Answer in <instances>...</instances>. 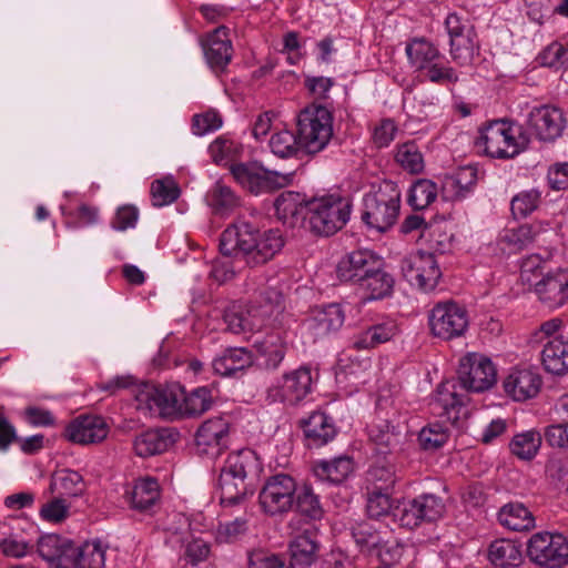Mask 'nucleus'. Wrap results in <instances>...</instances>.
Returning <instances> with one entry per match:
<instances>
[{
	"instance_id": "1",
	"label": "nucleus",
	"mask_w": 568,
	"mask_h": 568,
	"mask_svg": "<svg viewBox=\"0 0 568 568\" xmlns=\"http://www.w3.org/2000/svg\"><path fill=\"white\" fill-rule=\"evenodd\" d=\"M285 239L280 229L261 232L253 224L239 220L221 234L220 251L225 255H241L250 266L263 265L284 247Z\"/></svg>"
},
{
	"instance_id": "2",
	"label": "nucleus",
	"mask_w": 568,
	"mask_h": 568,
	"mask_svg": "<svg viewBox=\"0 0 568 568\" xmlns=\"http://www.w3.org/2000/svg\"><path fill=\"white\" fill-rule=\"evenodd\" d=\"M258 467V459L252 449H241L227 456L217 481V493L222 506L239 505L247 496L253 495V489L246 483V478L250 474L256 473Z\"/></svg>"
},
{
	"instance_id": "3",
	"label": "nucleus",
	"mask_w": 568,
	"mask_h": 568,
	"mask_svg": "<svg viewBox=\"0 0 568 568\" xmlns=\"http://www.w3.org/2000/svg\"><path fill=\"white\" fill-rule=\"evenodd\" d=\"M306 216L311 230L324 236L335 234L349 221L352 202L337 193L324 194L306 201Z\"/></svg>"
},
{
	"instance_id": "4",
	"label": "nucleus",
	"mask_w": 568,
	"mask_h": 568,
	"mask_svg": "<svg viewBox=\"0 0 568 568\" xmlns=\"http://www.w3.org/2000/svg\"><path fill=\"white\" fill-rule=\"evenodd\" d=\"M363 222L373 230L385 232L397 221L400 209V191L393 181H383L363 199Z\"/></svg>"
},
{
	"instance_id": "5",
	"label": "nucleus",
	"mask_w": 568,
	"mask_h": 568,
	"mask_svg": "<svg viewBox=\"0 0 568 568\" xmlns=\"http://www.w3.org/2000/svg\"><path fill=\"white\" fill-rule=\"evenodd\" d=\"M528 142L521 126L507 120H495L480 129L476 145L485 154L496 159H511L518 155Z\"/></svg>"
},
{
	"instance_id": "6",
	"label": "nucleus",
	"mask_w": 568,
	"mask_h": 568,
	"mask_svg": "<svg viewBox=\"0 0 568 568\" xmlns=\"http://www.w3.org/2000/svg\"><path fill=\"white\" fill-rule=\"evenodd\" d=\"M405 51L409 64L430 82L444 85L455 84L459 80L457 71L443 63L444 57L438 48L426 39H413Z\"/></svg>"
},
{
	"instance_id": "7",
	"label": "nucleus",
	"mask_w": 568,
	"mask_h": 568,
	"mask_svg": "<svg viewBox=\"0 0 568 568\" xmlns=\"http://www.w3.org/2000/svg\"><path fill=\"white\" fill-rule=\"evenodd\" d=\"M297 134L302 151L307 154L322 152L333 138V115L322 105L305 108L297 116Z\"/></svg>"
},
{
	"instance_id": "8",
	"label": "nucleus",
	"mask_w": 568,
	"mask_h": 568,
	"mask_svg": "<svg viewBox=\"0 0 568 568\" xmlns=\"http://www.w3.org/2000/svg\"><path fill=\"white\" fill-rule=\"evenodd\" d=\"M317 378L318 374L312 367L300 366L276 378L266 388L265 399L270 404L296 406L313 393Z\"/></svg>"
},
{
	"instance_id": "9",
	"label": "nucleus",
	"mask_w": 568,
	"mask_h": 568,
	"mask_svg": "<svg viewBox=\"0 0 568 568\" xmlns=\"http://www.w3.org/2000/svg\"><path fill=\"white\" fill-rule=\"evenodd\" d=\"M183 387H156L145 384L135 394L136 409L145 415L164 418L180 417Z\"/></svg>"
},
{
	"instance_id": "10",
	"label": "nucleus",
	"mask_w": 568,
	"mask_h": 568,
	"mask_svg": "<svg viewBox=\"0 0 568 568\" xmlns=\"http://www.w3.org/2000/svg\"><path fill=\"white\" fill-rule=\"evenodd\" d=\"M230 172L239 184L255 195L285 187L294 178L293 172L267 170L257 162L232 164Z\"/></svg>"
},
{
	"instance_id": "11",
	"label": "nucleus",
	"mask_w": 568,
	"mask_h": 568,
	"mask_svg": "<svg viewBox=\"0 0 568 568\" xmlns=\"http://www.w3.org/2000/svg\"><path fill=\"white\" fill-rule=\"evenodd\" d=\"M445 29L449 37L452 59L459 65L470 63L479 50L471 21L464 14L452 12L445 19Z\"/></svg>"
},
{
	"instance_id": "12",
	"label": "nucleus",
	"mask_w": 568,
	"mask_h": 568,
	"mask_svg": "<svg viewBox=\"0 0 568 568\" xmlns=\"http://www.w3.org/2000/svg\"><path fill=\"white\" fill-rule=\"evenodd\" d=\"M457 376V383L465 390L483 393L496 384L497 369L488 356L474 352L460 358Z\"/></svg>"
},
{
	"instance_id": "13",
	"label": "nucleus",
	"mask_w": 568,
	"mask_h": 568,
	"mask_svg": "<svg viewBox=\"0 0 568 568\" xmlns=\"http://www.w3.org/2000/svg\"><path fill=\"white\" fill-rule=\"evenodd\" d=\"M296 481L287 474L270 476L258 494L262 511L268 516L287 514L294 507Z\"/></svg>"
},
{
	"instance_id": "14",
	"label": "nucleus",
	"mask_w": 568,
	"mask_h": 568,
	"mask_svg": "<svg viewBox=\"0 0 568 568\" xmlns=\"http://www.w3.org/2000/svg\"><path fill=\"white\" fill-rule=\"evenodd\" d=\"M527 556L537 566L561 568L568 562V540L560 534L536 532L527 542Z\"/></svg>"
},
{
	"instance_id": "15",
	"label": "nucleus",
	"mask_w": 568,
	"mask_h": 568,
	"mask_svg": "<svg viewBox=\"0 0 568 568\" xmlns=\"http://www.w3.org/2000/svg\"><path fill=\"white\" fill-rule=\"evenodd\" d=\"M400 271L410 285L424 292L433 291L442 276L436 256L423 251L404 256L400 261Z\"/></svg>"
},
{
	"instance_id": "16",
	"label": "nucleus",
	"mask_w": 568,
	"mask_h": 568,
	"mask_svg": "<svg viewBox=\"0 0 568 568\" xmlns=\"http://www.w3.org/2000/svg\"><path fill=\"white\" fill-rule=\"evenodd\" d=\"M466 392L456 381L440 383L429 402L430 413L452 424L458 422L466 414Z\"/></svg>"
},
{
	"instance_id": "17",
	"label": "nucleus",
	"mask_w": 568,
	"mask_h": 568,
	"mask_svg": "<svg viewBox=\"0 0 568 568\" xmlns=\"http://www.w3.org/2000/svg\"><path fill=\"white\" fill-rule=\"evenodd\" d=\"M526 125L539 141L554 142L562 135L567 119L560 108L552 104H538L529 109Z\"/></svg>"
},
{
	"instance_id": "18",
	"label": "nucleus",
	"mask_w": 568,
	"mask_h": 568,
	"mask_svg": "<svg viewBox=\"0 0 568 568\" xmlns=\"http://www.w3.org/2000/svg\"><path fill=\"white\" fill-rule=\"evenodd\" d=\"M432 333L443 339L462 336L468 327L467 312L455 302L436 304L429 314Z\"/></svg>"
},
{
	"instance_id": "19",
	"label": "nucleus",
	"mask_w": 568,
	"mask_h": 568,
	"mask_svg": "<svg viewBox=\"0 0 568 568\" xmlns=\"http://www.w3.org/2000/svg\"><path fill=\"white\" fill-rule=\"evenodd\" d=\"M542 386V377L538 368L532 366H515L503 379L505 394L515 402H525L536 397Z\"/></svg>"
},
{
	"instance_id": "20",
	"label": "nucleus",
	"mask_w": 568,
	"mask_h": 568,
	"mask_svg": "<svg viewBox=\"0 0 568 568\" xmlns=\"http://www.w3.org/2000/svg\"><path fill=\"white\" fill-rule=\"evenodd\" d=\"M384 266L383 260L371 250H357L346 254L337 264V276L344 282L361 283L377 267Z\"/></svg>"
},
{
	"instance_id": "21",
	"label": "nucleus",
	"mask_w": 568,
	"mask_h": 568,
	"mask_svg": "<svg viewBox=\"0 0 568 568\" xmlns=\"http://www.w3.org/2000/svg\"><path fill=\"white\" fill-rule=\"evenodd\" d=\"M109 427L101 416L81 415L65 427L64 436L68 440L79 445L101 443L106 438Z\"/></svg>"
},
{
	"instance_id": "22",
	"label": "nucleus",
	"mask_w": 568,
	"mask_h": 568,
	"mask_svg": "<svg viewBox=\"0 0 568 568\" xmlns=\"http://www.w3.org/2000/svg\"><path fill=\"white\" fill-rule=\"evenodd\" d=\"M530 291L547 307H560L568 301V272L561 268L549 271Z\"/></svg>"
},
{
	"instance_id": "23",
	"label": "nucleus",
	"mask_w": 568,
	"mask_h": 568,
	"mask_svg": "<svg viewBox=\"0 0 568 568\" xmlns=\"http://www.w3.org/2000/svg\"><path fill=\"white\" fill-rule=\"evenodd\" d=\"M368 437L374 445L376 457L387 458L399 449L405 434L399 425L379 419L369 426Z\"/></svg>"
},
{
	"instance_id": "24",
	"label": "nucleus",
	"mask_w": 568,
	"mask_h": 568,
	"mask_svg": "<svg viewBox=\"0 0 568 568\" xmlns=\"http://www.w3.org/2000/svg\"><path fill=\"white\" fill-rule=\"evenodd\" d=\"M179 436V432L171 427L148 429L135 436L133 449L142 458L160 455L166 452Z\"/></svg>"
},
{
	"instance_id": "25",
	"label": "nucleus",
	"mask_w": 568,
	"mask_h": 568,
	"mask_svg": "<svg viewBox=\"0 0 568 568\" xmlns=\"http://www.w3.org/2000/svg\"><path fill=\"white\" fill-rule=\"evenodd\" d=\"M204 55L213 72H223L231 62L233 47L225 27L216 28L203 44Z\"/></svg>"
},
{
	"instance_id": "26",
	"label": "nucleus",
	"mask_w": 568,
	"mask_h": 568,
	"mask_svg": "<svg viewBox=\"0 0 568 568\" xmlns=\"http://www.w3.org/2000/svg\"><path fill=\"white\" fill-rule=\"evenodd\" d=\"M345 321L342 306L336 303L328 304L313 311L312 316L306 320L304 326L314 339L322 338L338 331Z\"/></svg>"
},
{
	"instance_id": "27",
	"label": "nucleus",
	"mask_w": 568,
	"mask_h": 568,
	"mask_svg": "<svg viewBox=\"0 0 568 568\" xmlns=\"http://www.w3.org/2000/svg\"><path fill=\"white\" fill-rule=\"evenodd\" d=\"M549 223L535 222L531 224H524L517 229L506 230L500 237L504 248L510 253H517L527 248L534 243L545 241L542 235L551 232Z\"/></svg>"
},
{
	"instance_id": "28",
	"label": "nucleus",
	"mask_w": 568,
	"mask_h": 568,
	"mask_svg": "<svg viewBox=\"0 0 568 568\" xmlns=\"http://www.w3.org/2000/svg\"><path fill=\"white\" fill-rule=\"evenodd\" d=\"M230 436V424L222 417L204 422L196 432L195 440L202 452L219 455L227 446Z\"/></svg>"
},
{
	"instance_id": "29",
	"label": "nucleus",
	"mask_w": 568,
	"mask_h": 568,
	"mask_svg": "<svg viewBox=\"0 0 568 568\" xmlns=\"http://www.w3.org/2000/svg\"><path fill=\"white\" fill-rule=\"evenodd\" d=\"M398 325L390 317L381 318L366 327V329L355 334L352 338V346L355 349H371L387 343L398 334Z\"/></svg>"
},
{
	"instance_id": "30",
	"label": "nucleus",
	"mask_w": 568,
	"mask_h": 568,
	"mask_svg": "<svg viewBox=\"0 0 568 568\" xmlns=\"http://www.w3.org/2000/svg\"><path fill=\"white\" fill-rule=\"evenodd\" d=\"M74 542L55 534L42 536L38 541L40 557L53 568H68L74 554Z\"/></svg>"
},
{
	"instance_id": "31",
	"label": "nucleus",
	"mask_w": 568,
	"mask_h": 568,
	"mask_svg": "<svg viewBox=\"0 0 568 568\" xmlns=\"http://www.w3.org/2000/svg\"><path fill=\"white\" fill-rule=\"evenodd\" d=\"M131 509L150 514L160 499V486L155 478L144 477L135 480L133 487L124 495Z\"/></svg>"
},
{
	"instance_id": "32",
	"label": "nucleus",
	"mask_w": 568,
	"mask_h": 568,
	"mask_svg": "<svg viewBox=\"0 0 568 568\" xmlns=\"http://www.w3.org/2000/svg\"><path fill=\"white\" fill-rule=\"evenodd\" d=\"M253 364V355L245 347H229L217 354L212 361L215 374L223 377L236 376Z\"/></svg>"
},
{
	"instance_id": "33",
	"label": "nucleus",
	"mask_w": 568,
	"mask_h": 568,
	"mask_svg": "<svg viewBox=\"0 0 568 568\" xmlns=\"http://www.w3.org/2000/svg\"><path fill=\"white\" fill-rule=\"evenodd\" d=\"M320 542L315 529H305L290 544L291 568H307L316 559Z\"/></svg>"
},
{
	"instance_id": "34",
	"label": "nucleus",
	"mask_w": 568,
	"mask_h": 568,
	"mask_svg": "<svg viewBox=\"0 0 568 568\" xmlns=\"http://www.w3.org/2000/svg\"><path fill=\"white\" fill-rule=\"evenodd\" d=\"M261 365L268 371H275L283 362L287 345L280 333H271L254 343Z\"/></svg>"
},
{
	"instance_id": "35",
	"label": "nucleus",
	"mask_w": 568,
	"mask_h": 568,
	"mask_svg": "<svg viewBox=\"0 0 568 568\" xmlns=\"http://www.w3.org/2000/svg\"><path fill=\"white\" fill-rule=\"evenodd\" d=\"M304 435L311 446L326 445L336 435V427L332 417L323 412L312 413L302 424Z\"/></svg>"
},
{
	"instance_id": "36",
	"label": "nucleus",
	"mask_w": 568,
	"mask_h": 568,
	"mask_svg": "<svg viewBox=\"0 0 568 568\" xmlns=\"http://www.w3.org/2000/svg\"><path fill=\"white\" fill-rule=\"evenodd\" d=\"M488 559L496 568H518L524 558L520 545L510 539H497L488 549Z\"/></svg>"
},
{
	"instance_id": "37",
	"label": "nucleus",
	"mask_w": 568,
	"mask_h": 568,
	"mask_svg": "<svg viewBox=\"0 0 568 568\" xmlns=\"http://www.w3.org/2000/svg\"><path fill=\"white\" fill-rule=\"evenodd\" d=\"M85 488L87 485L82 475L69 468L54 471L49 486L51 494L60 497L81 496Z\"/></svg>"
},
{
	"instance_id": "38",
	"label": "nucleus",
	"mask_w": 568,
	"mask_h": 568,
	"mask_svg": "<svg viewBox=\"0 0 568 568\" xmlns=\"http://www.w3.org/2000/svg\"><path fill=\"white\" fill-rule=\"evenodd\" d=\"M541 361L548 373L562 375L568 372V342L562 337L549 339L544 345Z\"/></svg>"
},
{
	"instance_id": "39",
	"label": "nucleus",
	"mask_w": 568,
	"mask_h": 568,
	"mask_svg": "<svg viewBox=\"0 0 568 568\" xmlns=\"http://www.w3.org/2000/svg\"><path fill=\"white\" fill-rule=\"evenodd\" d=\"M477 182V169L470 165L459 168L454 174L447 176L444 182V192L452 200L466 197Z\"/></svg>"
},
{
	"instance_id": "40",
	"label": "nucleus",
	"mask_w": 568,
	"mask_h": 568,
	"mask_svg": "<svg viewBox=\"0 0 568 568\" xmlns=\"http://www.w3.org/2000/svg\"><path fill=\"white\" fill-rule=\"evenodd\" d=\"M306 202L300 193L284 192L274 202L276 216L284 224L294 225L306 215Z\"/></svg>"
},
{
	"instance_id": "41",
	"label": "nucleus",
	"mask_w": 568,
	"mask_h": 568,
	"mask_svg": "<svg viewBox=\"0 0 568 568\" xmlns=\"http://www.w3.org/2000/svg\"><path fill=\"white\" fill-rule=\"evenodd\" d=\"M498 520L501 526L514 531L529 530L535 527V517L520 503H509L501 507L498 513Z\"/></svg>"
},
{
	"instance_id": "42",
	"label": "nucleus",
	"mask_w": 568,
	"mask_h": 568,
	"mask_svg": "<svg viewBox=\"0 0 568 568\" xmlns=\"http://www.w3.org/2000/svg\"><path fill=\"white\" fill-rule=\"evenodd\" d=\"M376 458L366 475V480L371 485L369 489L390 491L397 481L395 465L388 458Z\"/></svg>"
},
{
	"instance_id": "43",
	"label": "nucleus",
	"mask_w": 568,
	"mask_h": 568,
	"mask_svg": "<svg viewBox=\"0 0 568 568\" xmlns=\"http://www.w3.org/2000/svg\"><path fill=\"white\" fill-rule=\"evenodd\" d=\"M358 285L364 291L365 301L382 300L390 295L394 286V278L382 266L368 274L365 280L358 283Z\"/></svg>"
},
{
	"instance_id": "44",
	"label": "nucleus",
	"mask_w": 568,
	"mask_h": 568,
	"mask_svg": "<svg viewBox=\"0 0 568 568\" xmlns=\"http://www.w3.org/2000/svg\"><path fill=\"white\" fill-rule=\"evenodd\" d=\"M353 468L352 458L339 456L332 460L317 462L314 473L321 480L341 484L352 474Z\"/></svg>"
},
{
	"instance_id": "45",
	"label": "nucleus",
	"mask_w": 568,
	"mask_h": 568,
	"mask_svg": "<svg viewBox=\"0 0 568 568\" xmlns=\"http://www.w3.org/2000/svg\"><path fill=\"white\" fill-rule=\"evenodd\" d=\"M213 395L210 388L202 386L185 393L181 402L180 417H199L211 409Z\"/></svg>"
},
{
	"instance_id": "46",
	"label": "nucleus",
	"mask_w": 568,
	"mask_h": 568,
	"mask_svg": "<svg viewBox=\"0 0 568 568\" xmlns=\"http://www.w3.org/2000/svg\"><path fill=\"white\" fill-rule=\"evenodd\" d=\"M206 202L215 214H230L240 204L239 196L222 182H216L206 194Z\"/></svg>"
},
{
	"instance_id": "47",
	"label": "nucleus",
	"mask_w": 568,
	"mask_h": 568,
	"mask_svg": "<svg viewBox=\"0 0 568 568\" xmlns=\"http://www.w3.org/2000/svg\"><path fill=\"white\" fill-rule=\"evenodd\" d=\"M438 195V187L429 179H418L409 187L407 203L412 209L419 211L428 207Z\"/></svg>"
},
{
	"instance_id": "48",
	"label": "nucleus",
	"mask_w": 568,
	"mask_h": 568,
	"mask_svg": "<svg viewBox=\"0 0 568 568\" xmlns=\"http://www.w3.org/2000/svg\"><path fill=\"white\" fill-rule=\"evenodd\" d=\"M549 271L547 260L539 254L528 255L520 264V281L530 291Z\"/></svg>"
},
{
	"instance_id": "49",
	"label": "nucleus",
	"mask_w": 568,
	"mask_h": 568,
	"mask_svg": "<svg viewBox=\"0 0 568 568\" xmlns=\"http://www.w3.org/2000/svg\"><path fill=\"white\" fill-rule=\"evenodd\" d=\"M396 163L410 174H419L424 171V156L415 142H406L397 148Z\"/></svg>"
},
{
	"instance_id": "50",
	"label": "nucleus",
	"mask_w": 568,
	"mask_h": 568,
	"mask_svg": "<svg viewBox=\"0 0 568 568\" xmlns=\"http://www.w3.org/2000/svg\"><path fill=\"white\" fill-rule=\"evenodd\" d=\"M241 151L242 146L237 142L225 136L216 138L209 146V153L214 163L229 168L235 164L234 161Z\"/></svg>"
},
{
	"instance_id": "51",
	"label": "nucleus",
	"mask_w": 568,
	"mask_h": 568,
	"mask_svg": "<svg viewBox=\"0 0 568 568\" xmlns=\"http://www.w3.org/2000/svg\"><path fill=\"white\" fill-rule=\"evenodd\" d=\"M541 445V435L536 430H527L514 436L509 444L510 452L520 459L534 458Z\"/></svg>"
},
{
	"instance_id": "52",
	"label": "nucleus",
	"mask_w": 568,
	"mask_h": 568,
	"mask_svg": "<svg viewBox=\"0 0 568 568\" xmlns=\"http://www.w3.org/2000/svg\"><path fill=\"white\" fill-rule=\"evenodd\" d=\"M268 145L273 154L283 159L295 156L302 151L298 134L295 135L288 130L274 133L270 139Z\"/></svg>"
},
{
	"instance_id": "53",
	"label": "nucleus",
	"mask_w": 568,
	"mask_h": 568,
	"mask_svg": "<svg viewBox=\"0 0 568 568\" xmlns=\"http://www.w3.org/2000/svg\"><path fill=\"white\" fill-rule=\"evenodd\" d=\"M294 506L303 516L313 520L321 519L324 514L318 496L310 486L296 489Z\"/></svg>"
},
{
	"instance_id": "54",
	"label": "nucleus",
	"mask_w": 568,
	"mask_h": 568,
	"mask_svg": "<svg viewBox=\"0 0 568 568\" xmlns=\"http://www.w3.org/2000/svg\"><path fill=\"white\" fill-rule=\"evenodd\" d=\"M413 499L423 524L434 523L444 515L445 505L440 497L434 494H423Z\"/></svg>"
},
{
	"instance_id": "55",
	"label": "nucleus",
	"mask_w": 568,
	"mask_h": 568,
	"mask_svg": "<svg viewBox=\"0 0 568 568\" xmlns=\"http://www.w3.org/2000/svg\"><path fill=\"white\" fill-rule=\"evenodd\" d=\"M448 438V428L442 423H430L418 434V443L424 450H436L444 446Z\"/></svg>"
},
{
	"instance_id": "56",
	"label": "nucleus",
	"mask_w": 568,
	"mask_h": 568,
	"mask_svg": "<svg viewBox=\"0 0 568 568\" xmlns=\"http://www.w3.org/2000/svg\"><path fill=\"white\" fill-rule=\"evenodd\" d=\"M541 200V193L536 190H525L516 194L510 202V210L516 219H525L531 214Z\"/></svg>"
},
{
	"instance_id": "57",
	"label": "nucleus",
	"mask_w": 568,
	"mask_h": 568,
	"mask_svg": "<svg viewBox=\"0 0 568 568\" xmlns=\"http://www.w3.org/2000/svg\"><path fill=\"white\" fill-rule=\"evenodd\" d=\"M180 195V189L171 178L155 180L151 184L152 204L154 206H165L173 203Z\"/></svg>"
},
{
	"instance_id": "58",
	"label": "nucleus",
	"mask_w": 568,
	"mask_h": 568,
	"mask_svg": "<svg viewBox=\"0 0 568 568\" xmlns=\"http://www.w3.org/2000/svg\"><path fill=\"white\" fill-rule=\"evenodd\" d=\"M394 506L390 499V491L369 489L366 503V511L369 518L378 519L388 514L393 515Z\"/></svg>"
},
{
	"instance_id": "59",
	"label": "nucleus",
	"mask_w": 568,
	"mask_h": 568,
	"mask_svg": "<svg viewBox=\"0 0 568 568\" xmlns=\"http://www.w3.org/2000/svg\"><path fill=\"white\" fill-rule=\"evenodd\" d=\"M393 518L402 527L414 529L423 524L414 499L398 500L393 508Z\"/></svg>"
},
{
	"instance_id": "60",
	"label": "nucleus",
	"mask_w": 568,
	"mask_h": 568,
	"mask_svg": "<svg viewBox=\"0 0 568 568\" xmlns=\"http://www.w3.org/2000/svg\"><path fill=\"white\" fill-rule=\"evenodd\" d=\"M247 530V520L237 517L233 520L221 523L215 529V540L220 544L236 541Z\"/></svg>"
},
{
	"instance_id": "61",
	"label": "nucleus",
	"mask_w": 568,
	"mask_h": 568,
	"mask_svg": "<svg viewBox=\"0 0 568 568\" xmlns=\"http://www.w3.org/2000/svg\"><path fill=\"white\" fill-rule=\"evenodd\" d=\"M376 555L379 558L382 566L390 568L398 564L404 555V546L397 540H383L379 539V545H376Z\"/></svg>"
},
{
	"instance_id": "62",
	"label": "nucleus",
	"mask_w": 568,
	"mask_h": 568,
	"mask_svg": "<svg viewBox=\"0 0 568 568\" xmlns=\"http://www.w3.org/2000/svg\"><path fill=\"white\" fill-rule=\"evenodd\" d=\"M242 311L245 313L244 318H246V327L250 332L262 329L271 317L270 306L262 307V303L257 301L251 302Z\"/></svg>"
},
{
	"instance_id": "63",
	"label": "nucleus",
	"mask_w": 568,
	"mask_h": 568,
	"mask_svg": "<svg viewBox=\"0 0 568 568\" xmlns=\"http://www.w3.org/2000/svg\"><path fill=\"white\" fill-rule=\"evenodd\" d=\"M69 515V504L60 497L57 496L52 500L42 505L40 509V516L42 519L50 523H60L64 520Z\"/></svg>"
},
{
	"instance_id": "64",
	"label": "nucleus",
	"mask_w": 568,
	"mask_h": 568,
	"mask_svg": "<svg viewBox=\"0 0 568 568\" xmlns=\"http://www.w3.org/2000/svg\"><path fill=\"white\" fill-rule=\"evenodd\" d=\"M247 568H286V566L277 555L254 550L248 555Z\"/></svg>"
}]
</instances>
